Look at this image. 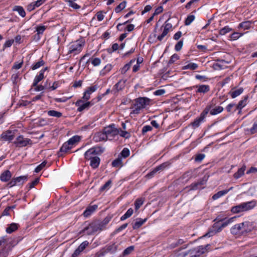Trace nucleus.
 <instances>
[{
    "label": "nucleus",
    "mask_w": 257,
    "mask_h": 257,
    "mask_svg": "<svg viewBox=\"0 0 257 257\" xmlns=\"http://www.w3.org/2000/svg\"><path fill=\"white\" fill-rule=\"evenodd\" d=\"M150 103V99L147 97H139L136 99L132 107L133 110L131 114H138L141 111L149 106Z\"/></svg>",
    "instance_id": "nucleus-1"
},
{
    "label": "nucleus",
    "mask_w": 257,
    "mask_h": 257,
    "mask_svg": "<svg viewBox=\"0 0 257 257\" xmlns=\"http://www.w3.org/2000/svg\"><path fill=\"white\" fill-rule=\"evenodd\" d=\"M85 45V41L82 39L77 40L69 44L68 46V54L76 55L80 53Z\"/></svg>",
    "instance_id": "nucleus-2"
},
{
    "label": "nucleus",
    "mask_w": 257,
    "mask_h": 257,
    "mask_svg": "<svg viewBox=\"0 0 257 257\" xmlns=\"http://www.w3.org/2000/svg\"><path fill=\"white\" fill-rule=\"evenodd\" d=\"M256 205L255 201L242 203L231 208V211L233 213H238L252 209Z\"/></svg>",
    "instance_id": "nucleus-3"
},
{
    "label": "nucleus",
    "mask_w": 257,
    "mask_h": 257,
    "mask_svg": "<svg viewBox=\"0 0 257 257\" xmlns=\"http://www.w3.org/2000/svg\"><path fill=\"white\" fill-rule=\"evenodd\" d=\"M235 218L236 217H232L228 219L224 218L222 219L217 218L216 220H217V221L214 224L213 227L217 228V231H220L223 228L225 227L233 222Z\"/></svg>",
    "instance_id": "nucleus-4"
},
{
    "label": "nucleus",
    "mask_w": 257,
    "mask_h": 257,
    "mask_svg": "<svg viewBox=\"0 0 257 257\" xmlns=\"http://www.w3.org/2000/svg\"><path fill=\"white\" fill-rule=\"evenodd\" d=\"M251 225V223L249 222H245L241 223H239L235 225L231 229V231L232 233L236 234L238 231L243 230V231L248 232L251 231V228L250 227Z\"/></svg>",
    "instance_id": "nucleus-5"
},
{
    "label": "nucleus",
    "mask_w": 257,
    "mask_h": 257,
    "mask_svg": "<svg viewBox=\"0 0 257 257\" xmlns=\"http://www.w3.org/2000/svg\"><path fill=\"white\" fill-rule=\"evenodd\" d=\"M209 246V244H207L205 246L201 245L191 249L188 251V254H189L191 257L199 256L207 251V248H208Z\"/></svg>",
    "instance_id": "nucleus-6"
},
{
    "label": "nucleus",
    "mask_w": 257,
    "mask_h": 257,
    "mask_svg": "<svg viewBox=\"0 0 257 257\" xmlns=\"http://www.w3.org/2000/svg\"><path fill=\"white\" fill-rule=\"evenodd\" d=\"M104 151V148L101 147H93L85 153V157L88 159L93 157V155H98L102 153Z\"/></svg>",
    "instance_id": "nucleus-7"
},
{
    "label": "nucleus",
    "mask_w": 257,
    "mask_h": 257,
    "mask_svg": "<svg viewBox=\"0 0 257 257\" xmlns=\"http://www.w3.org/2000/svg\"><path fill=\"white\" fill-rule=\"evenodd\" d=\"M103 131L108 140H112L114 136L118 135V129L114 125L105 127Z\"/></svg>",
    "instance_id": "nucleus-8"
},
{
    "label": "nucleus",
    "mask_w": 257,
    "mask_h": 257,
    "mask_svg": "<svg viewBox=\"0 0 257 257\" xmlns=\"http://www.w3.org/2000/svg\"><path fill=\"white\" fill-rule=\"evenodd\" d=\"M82 98L81 99L78 100L75 102V105L78 107L77 111L79 112H81L84 110H88L90 107L92 105V103L90 101H85L84 102Z\"/></svg>",
    "instance_id": "nucleus-9"
},
{
    "label": "nucleus",
    "mask_w": 257,
    "mask_h": 257,
    "mask_svg": "<svg viewBox=\"0 0 257 257\" xmlns=\"http://www.w3.org/2000/svg\"><path fill=\"white\" fill-rule=\"evenodd\" d=\"M172 27V24L168 23V21H166L165 24L161 28V30H162V33L160 35L158 36L157 39L159 41H162L164 38L168 34Z\"/></svg>",
    "instance_id": "nucleus-10"
},
{
    "label": "nucleus",
    "mask_w": 257,
    "mask_h": 257,
    "mask_svg": "<svg viewBox=\"0 0 257 257\" xmlns=\"http://www.w3.org/2000/svg\"><path fill=\"white\" fill-rule=\"evenodd\" d=\"M27 180V177L26 176H21L13 179L11 181L8 185L9 187H12L17 185L23 184Z\"/></svg>",
    "instance_id": "nucleus-11"
},
{
    "label": "nucleus",
    "mask_w": 257,
    "mask_h": 257,
    "mask_svg": "<svg viewBox=\"0 0 257 257\" xmlns=\"http://www.w3.org/2000/svg\"><path fill=\"white\" fill-rule=\"evenodd\" d=\"M99 229V226L95 223L90 224L87 227L83 229V232L88 234L91 235L97 232Z\"/></svg>",
    "instance_id": "nucleus-12"
},
{
    "label": "nucleus",
    "mask_w": 257,
    "mask_h": 257,
    "mask_svg": "<svg viewBox=\"0 0 257 257\" xmlns=\"http://www.w3.org/2000/svg\"><path fill=\"white\" fill-rule=\"evenodd\" d=\"M97 88L96 86H93L88 87L84 92L82 99L85 101H88L90 98L91 94L94 92Z\"/></svg>",
    "instance_id": "nucleus-13"
},
{
    "label": "nucleus",
    "mask_w": 257,
    "mask_h": 257,
    "mask_svg": "<svg viewBox=\"0 0 257 257\" xmlns=\"http://www.w3.org/2000/svg\"><path fill=\"white\" fill-rule=\"evenodd\" d=\"M29 142L30 140L24 139L23 137L20 136L17 138L15 143L17 145V146L25 147L29 143Z\"/></svg>",
    "instance_id": "nucleus-14"
},
{
    "label": "nucleus",
    "mask_w": 257,
    "mask_h": 257,
    "mask_svg": "<svg viewBox=\"0 0 257 257\" xmlns=\"http://www.w3.org/2000/svg\"><path fill=\"white\" fill-rule=\"evenodd\" d=\"M47 69V67H45L40 71L39 75H37L34 78L33 86H37L38 83L44 78V74Z\"/></svg>",
    "instance_id": "nucleus-15"
},
{
    "label": "nucleus",
    "mask_w": 257,
    "mask_h": 257,
    "mask_svg": "<svg viewBox=\"0 0 257 257\" xmlns=\"http://www.w3.org/2000/svg\"><path fill=\"white\" fill-rule=\"evenodd\" d=\"M94 139L95 142L105 141L108 140L104 131L96 133L94 135Z\"/></svg>",
    "instance_id": "nucleus-16"
},
{
    "label": "nucleus",
    "mask_w": 257,
    "mask_h": 257,
    "mask_svg": "<svg viewBox=\"0 0 257 257\" xmlns=\"http://www.w3.org/2000/svg\"><path fill=\"white\" fill-rule=\"evenodd\" d=\"M2 138L7 141H11L14 139V133L12 131H8L3 133L2 135Z\"/></svg>",
    "instance_id": "nucleus-17"
},
{
    "label": "nucleus",
    "mask_w": 257,
    "mask_h": 257,
    "mask_svg": "<svg viewBox=\"0 0 257 257\" xmlns=\"http://www.w3.org/2000/svg\"><path fill=\"white\" fill-rule=\"evenodd\" d=\"M12 173L9 170L3 172L0 175V180L2 182H8L12 177Z\"/></svg>",
    "instance_id": "nucleus-18"
},
{
    "label": "nucleus",
    "mask_w": 257,
    "mask_h": 257,
    "mask_svg": "<svg viewBox=\"0 0 257 257\" xmlns=\"http://www.w3.org/2000/svg\"><path fill=\"white\" fill-rule=\"evenodd\" d=\"M195 87L197 88V93H205L210 90V86L208 85H199L195 86Z\"/></svg>",
    "instance_id": "nucleus-19"
},
{
    "label": "nucleus",
    "mask_w": 257,
    "mask_h": 257,
    "mask_svg": "<svg viewBox=\"0 0 257 257\" xmlns=\"http://www.w3.org/2000/svg\"><path fill=\"white\" fill-rule=\"evenodd\" d=\"M97 205H93L88 206L83 212V215L85 217H88L92 214L97 208Z\"/></svg>",
    "instance_id": "nucleus-20"
},
{
    "label": "nucleus",
    "mask_w": 257,
    "mask_h": 257,
    "mask_svg": "<svg viewBox=\"0 0 257 257\" xmlns=\"http://www.w3.org/2000/svg\"><path fill=\"white\" fill-rule=\"evenodd\" d=\"M243 91V89L241 87L235 89H232L229 92V94L232 98H234L240 95Z\"/></svg>",
    "instance_id": "nucleus-21"
},
{
    "label": "nucleus",
    "mask_w": 257,
    "mask_h": 257,
    "mask_svg": "<svg viewBox=\"0 0 257 257\" xmlns=\"http://www.w3.org/2000/svg\"><path fill=\"white\" fill-rule=\"evenodd\" d=\"M90 160V165L93 168H96L100 164V159L98 157L94 156L88 159Z\"/></svg>",
    "instance_id": "nucleus-22"
},
{
    "label": "nucleus",
    "mask_w": 257,
    "mask_h": 257,
    "mask_svg": "<svg viewBox=\"0 0 257 257\" xmlns=\"http://www.w3.org/2000/svg\"><path fill=\"white\" fill-rule=\"evenodd\" d=\"M232 189L233 187H231L228 189L218 191L217 193L213 195L212 199L213 200H216L219 198L223 196V195L226 194L229 191L231 190Z\"/></svg>",
    "instance_id": "nucleus-23"
},
{
    "label": "nucleus",
    "mask_w": 257,
    "mask_h": 257,
    "mask_svg": "<svg viewBox=\"0 0 257 257\" xmlns=\"http://www.w3.org/2000/svg\"><path fill=\"white\" fill-rule=\"evenodd\" d=\"M126 80H120L113 87V89L115 90V92H118L119 90H122L125 86Z\"/></svg>",
    "instance_id": "nucleus-24"
},
{
    "label": "nucleus",
    "mask_w": 257,
    "mask_h": 257,
    "mask_svg": "<svg viewBox=\"0 0 257 257\" xmlns=\"http://www.w3.org/2000/svg\"><path fill=\"white\" fill-rule=\"evenodd\" d=\"M147 220V218L144 219L141 218H137L135 223L134 224L133 228L134 229H136L140 228Z\"/></svg>",
    "instance_id": "nucleus-25"
},
{
    "label": "nucleus",
    "mask_w": 257,
    "mask_h": 257,
    "mask_svg": "<svg viewBox=\"0 0 257 257\" xmlns=\"http://www.w3.org/2000/svg\"><path fill=\"white\" fill-rule=\"evenodd\" d=\"M80 137L79 136H75L71 138L67 142L73 148L80 141Z\"/></svg>",
    "instance_id": "nucleus-26"
},
{
    "label": "nucleus",
    "mask_w": 257,
    "mask_h": 257,
    "mask_svg": "<svg viewBox=\"0 0 257 257\" xmlns=\"http://www.w3.org/2000/svg\"><path fill=\"white\" fill-rule=\"evenodd\" d=\"M135 62V59H132L128 63L126 64L121 69L120 72L122 74H124L130 68L132 65Z\"/></svg>",
    "instance_id": "nucleus-27"
},
{
    "label": "nucleus",
    "mask_w": 257,
    "mask_h": 257,
    "mask_svg": "<svg viewBox=\"0 0 257 257\" xmlns=\"http://www.w3.org/2000/svg\"><path fill=\"white\" fill-rule=\"evenodd\" d=\"M18 224L12 223L6 228V231L8 233H11L16 231L18 228Z\"/></svg>",
    "instance_id": "nucleus-28"
},
{
    "label": "nucleus",
    "mask_w": 257,
    "mask_h": 257,
    "mask_svg": "<svg viewBox=\"0 0 257 257\" xmlns=\"http://www.w3.org/2000/svg\"><path fill=\"white\" fill-rule=\"evenodd\" d=\"M247 97H244V98L240 100L238 104L236 106V109L239 110V113H241V110L247 104Z\"/></svg>",
    "instance_id": "nucleus-29"
},
{
    "label": "nucleus",
    "mask_w": 257,
    "mask_h": 257,
    "mask_svg": "<svg viewBox=\"0 0 257 257\" xmlns=\"http://www.w3.org/2000/svg\"><path fill=\"white\" fill-rule=\"evenodd\" d=\"M245 170V167L242 166L241 168L238 169L237 172L234 173L233 176L234 178L237 179L241 177L242 175H244V171Z\"/></svg>",
    "instance_id": "nucleus-30"
},
{
    "label": "nucleus",
    "mask_w": 257,
    "mask_h": 257,
    "mask_svg": "<svg viewBox=\"0 0 257 257\" xmlns=\"http://www.w3.org/2000/svg\"><path fill=\"white\" fill-rule=\"evenodd\" d=\"M134 210L132 208H129L124 215L121 216L120 220L123 221L131 217L133 214Z\"/></svg>",
    "instance_id": "nucleus-31"
},
{
    "label": "nucleus",
    "mask_w": 257,
    "mask_h": 257,
    "mask_svg": "<svg viewBox=\"0 0 257 257\" xmlns=\"http://www.w3.org/2000/svg\"><path fill=\"white\" fill-rule=\"evenodd\" d=\"M47 114L49 116H53L57 118L60 117L62 115L61 112L55 110H49L47 112Z\"/></svg>",
    "instance_id": "nucleus-32"
},
{
    "label": "nucleus",
    "mask_w": 257,
    "mask_h": 257,
    "mask_svg": "<svg viewBox=\"0 0 257 257\" xmlns=\"http://www.w3.org/2000/svg\"><path fill=\"white\" fill-rule=\"evenodd\" d=\"M168 164L167 163H165L162 164V165L159 166L157 168H156L152 172H151L149 175L152 176L155 173H156L157 171L161 170L162 169H164L165 168L167 167L168 166Z\"/></svg>",
    "instance_id": "nucleus-33"
},
{
    "label": "nucleus",
    "mask_w": 257,
    "mask_h": 257,
    "mask_svg": "<svg viewBox=\"0 0 257 257\" xmlns=\"http://www.w3.org/2000/svg\"><path fill=\"white\" fill-rule=\"evenodd\" d=\"M14 11L17 12L22 17L26 16V13L24 9L21 6H15L13 9Z\"/></svg>",
    "instance_id": "nucleus-34"
},
{
    "label": "nucleus",
    "mask_w": 257,
    "mask_h": 257,
    "mask_svg": "<svg viewBox=\"0 0 257 257\" xmlns=\"http://www.w3.org/2000/svg\"><path fill=\"white\" fill-rule=\"evenodd\" d=\"M198 67V66L197 64L194 63H190L188 64L187 65L184 66L183 67V69L186 70V69H190L191 70H194L196 69H197Z\"/></svg>",
    "instance_id": "nucleus-35"
},
{
    "label": "nucleus",
    "mask_w": 257,
    "mask_h": 257,
    "mask_svg": "<svg viewBox=\"0 0 257 257\" xmlns=\"http://www.w3.org/2000/svg\"><path fill=\"white\" fill-rule=\"evenodd\" d=\"M223 110V108L222 106H218L210 110V113L211 115H216L221 112Z\"/></svg>",
    "instance_id": "nucleus-36"
},
{
    "label": "nucleus",
    "mask_w": 257,
    "mask_h": 257,
    "mask_svg": "<svg viewBox=\"0 0 257 257\" xmlns=\"http://www.w3.org/2000/svg\"><path fill=\"white\" fill-rule=\"evenodd\" d=\"M72 148V146L69 145L68 142H66L61 147L60 151L63 152H67Z\"/></svg>",
    "instance_id": "nucleus-37"
},
{
    "label": "nucleus",
    "mask_w": 257,
    "mask_h": 257,
    "mask_svg": "<svg viewBox=\"0 0 257 257\" xmlns=\"http://www.w3.org/2000/svg\"><path fill=\"white\" fill-rule=\"evenodd\" d=\"M112 165L115 167H120L122 166V160L120 157H118L112 163Z\"/></svg>",
    "instance_id": "nucleus-38"
},
{
    "label": "nucleus",
    "mask_w": 257,
    "mask_h": 257,
    "mask_svg": "<svg viewBox=\"0 0 257 257\" xmlns=\"http://www.w3.org/2000/svg\"><path fill=\"white\" fill-rule=\"evenodd\" d=\"M126 7V2L123 1L119 4L115 9V11L116 13H119L123 10Z\"/></svg>",
    "instance_id": "nucleus-39"
},
{
    "label": "nucleus",
    "mask_w": 257,
    "mask_h": 257,
    "mask_svg": "<svg viewBox=\"0 0 257 257\" xmlns=\"http://www.w3.org/2000/svg\"><path fill=\"white\" fill-rule=\"evenodd\" d=\"M213 229L209 230L206 234H205L203 237H210L214 235L216 233L218 232L217 231V228H214L212 226Z\"/></svg>",
    "instance_id": "nucleus-40"
},
{
    "label": "nucleus",
    "mask_w": 257,
    "mask_h": 257,
    "mask_svg": "<svg viewBox=\"0 0 257 257\" xmlns=\"http://www.w3.org/2000/svg\"><path fill=\"white\" fill-rule=\"evenodd\" d=\"M118 135H119L121 137L128 139L131 137L130 133L126 131H122L120 129H118Z\"/></svg>",
    "instance_id": "nucleus-41"
},
{
    "label": "nucleus",
    "mask_w": 257,
    "mask_h": 257,
    "mask_svg": "<svg viewBox=\"0 0 257 257\" xmlns=\"http://www.w3.org/2000/svg\"><path fill=\"white\" fill-rule=\"evenodd\" d=\"M20 73L16 72L12 75L11 80L14 84H17L20 80Z\"/></svg>",
    "instance_id": "nucleus-42"
},
{
    "label": "nucleus",
    "mask_w": 257,
    "mask_h": 257,
    "mask_svg": "<svg viewBox=\"0 0 257 257\" xmlns=\"http://www.w3.org/2000/svg\"><path fill=\"white\" fill-rule=\"evenodd\" d=\"M195 20V16L192 15L188 16L185 21V25L186 26L190 25L193 21Z\"/></svg>",
    "instance_id": "nucleus-43"
},
{
    "label": "nucleus",
    "mask_w": 257,
    "mask_h": 257,
    "mask_svg": "<svg viewBox=\"0 0 257 257\" xmlns=\"http://www.w3.org/2000/svg\"><path fill=\"white\" fill-rule=\"evenodd\" d=\"M204 120L200 116L196 119L192 123V125L194 127H197L199 126L200 124L203 122Z\"/></svg>",
    "instance_id": "nucleus-44"
},
{
    "label": "nucleus",
    "mask_w": 257,
    "mask_h": 257,
    "mask_svg": "<svg viewBox=\"0 0 257 257\" xmlns=\"http://www.w3.org/2000/svg\"><path fill=\"white\" fill-rule=\"evenodd\" d=\"M210 106H207L201 113L200 117L204 120L208 113L210 112Z\"/></svg>",
    "instance_id": "nucleus-45"
},
{
    "label": "nucleus",
    "mask_w": 257,
    "mask_h": 257,
    "mask_svg": "<svg viewBox=\"0 0 257 257\" xmlns=\"http://www.w3.org/2000/svg\"><path fill=\"white\" fill-rule=\"evenodd\" d=\"M144 200L142 198L137 199L135 203V209L138 210L140 207L143 205Z\"/></svg>",
    "instance_id": "nucleus-46"
},
{
    "label": "nucleus",
    "mask_w": 257,
    "mask_h": 257,
    "mask_svg": "<svg viewBox=\"0 0 257 257\" xmlns=\"http://www.w3.org/2000/svg\"><path fill=\"white\" fill-rule=\"evenodd\" d=\"M45 64L43 60H40L35 64H34L32 67V70H36L42 66L44 65Z\"/></svg>",
    "instance_id": "nucleus-47"
},
{
    "label": "nucleus",
    "mask_w": 257,
    "mask_h": 257,
    "mask_svg": "<svg viewBox=\"0 0 257 257\" xmlns=\"http://www.w3.org/2000/svg\"><path fill=\"white\" fill-rule=\"evenodd\" d=\"M46 29V27L43 25L38 26L36 28V32L38 35L42 34Z\"/></svg>",
    "instance_id": "nucleus-48"
},
{
    "label": "nucleus",
    "mask_w": 257,
    "mask_h": 257,
    "mask_svg": "<svg viewBox=\"0 0 257 257\" xmlns=\"http://www.w3.org/2000/svg\"><path fill=\"white\" fill-rule=\"evenodd\" d=\"M231 29L228 26H225L224 28L220 29L219 31V34L221 35H224L226 33L230 32Z\"/></svg>",
    "instance_id": "nucleus-49"
},
{
    "label": "nucleus",
    "mask_w": 257,
    "mask_h": 257,
    "mask_svg": "<svg viewBox=\"0 0 257 257\" xmlns=\"http://www.w3.org/2000/svg\"><path fill=\"white\" fill-rule=\"evenodd\" d=\"M195 78L196 79L199 80L202 82H206L209 80V79L206 76L200 75H196Z\"/></svg>",
    "instance_id": "nucleus-50"
},
{
    "label": "nucleus",
    "mask_w": 257,
    "mask_h": 257,
    "mask_svg": "<svg viewBox=\"0 0 257 257\" xmlns=\"http://www.w3.org/2000/svg\"><path fill=\"white\" fill-rule=\"evenodd\" d=\"M204 182L203 181H201L198 182L197 183L192 184L191 185V189L196 190L198 188V186L202 185L204 184Z\"/></svg>",
    "instance_id": "nucleus-51"
},
{
    "label": "nucleus",
    "mask_w": 257,
    "mask_h": 257,
    "mask_svg": "<svg viewBox=\"0 0 257 257\" xmlns=\"http://www.w3.org/2000/svg\"><path fill=\"white\" fill-rule=\"evenodd\" d=\"M188 254V251H181L179 252L175 253L172 257H185Z\"/></svg>",
    "instance_id": "nucleus-52"
},
{
    "label": "nucleus",
    "mask_w": 257,
    "mask_h": 257,
    "mask_svg": "<svg viewBox=\"0 0 257 257\" xmlns=\"http://www.w3.org/2000/svg\"><path fill=\"white\" fill-rule=\"evenodd\" d=\"M120 155L121 157L125 158L130 155V150L127 148H124L121 151Z\"/></svg>",
    "instance_id": "nucleus-53"
},
{
    "label": "nucleus",
    "mask_w": 257,
    "mask_h": 257,
    "mask_svg": "<svg viewBox=\"0 0 257 257\" xmlns=\"http://www.w3.org/2000/svg\"><path fill=\"white\" fill-rule=\"evenodd\" d=\"M250 27V24L249 22H244L239 24V27L243 28L244 30L248 29Z\"/></svg>",
    "instance_id": "nucleus-54"
},
{
    "label": "nucleus",
    "mask_w": 257,
    "mask_h": 257,
    "mask_svg": "<svg viewBox=\"0 0 257 257\" xmlns=\"http://www.w3.org/2000/svg\"><path fill=\"white\" fill-rule=\"evenodd\" d=\"M46 164V162L45 161H44L43 162H42L41 164L38 165L35 168V172L36 173H38L40 171H41L42 170V169L45 166Z\"/></svg>",
    "instance_id": "nucleus-55"
},
{
    "label": "nucleus",
    "mask_w": 257,
    "mask_h": 257,
    "mask_svg": "<svg viewBox=\"0 0 257 257\" xmlns=\"http://www.w3.org/2000/svg\"><path fill=\"white\" fill-rule=\"evenodd\" d=\"M91 63L94 66H99L101 63V60L98 58H95L91 60Z\"/></svg>",
    "instance_id": "nucleus-56"
},
{
    "label": "nucleus",
    "mask_w": 257,
    "mask_h": 257,
    "mask_svg": "<svg viewBox=\"0 0 257 257\" xmlns=\"http://www.w3.org/2000/svg\"><path fill=\"white\" fill-rule=\"evenodd\" d=\"M72 96L69 97H63L62 98H55L54 100L57 102H65L67 101L69 98H71Z\"/></svg>",
    "instance_id": "nucleus-57"
},
{
    "label": "nucleus",
    "mask_w": 257,
    "mask_h": 257,
    "mask_svg": "<svg viewBox=\"0 0 257 257\" xmlns=\"http://www.w3.org/2000/svg\"><path fill=\"white\" fill-rule=\"evenodd\" d=\"M14 42V40L13 39L12 40H8L6 41L3 46L4 49H5L6 48L10 47L13 44Z\"/></svg>",
    "instance_id": "nucleus-58"
},
{
    "label": "nucleus",
    "mask_w": 257,
    "mask_h": 257,
    "mask_svg": "<svg viewBox=\"0 0 257 257\" xmlns=\"http://www.w3.org/2000/svg\"><path fill=\"white\" fill-rule=\"evenodd\" d=\"M89 243L87 241H83L82 243L80 244V245L78 246V248L80 251H82L88 245Z\"/></svg>",
    "instance_id": "nucleus-59"
},
{
    "label": "nucleus",
    "mask_w": 257,
    "mask_h": 257,
    "mask_svg": "<svg viewBox=\"0 0 257 257\" xmlns=\"http://www.w3.org/2000/svg\"><path fill=\"white\" fill-rule=\"evenodd\" d=\"M242 34L237 33V32H234L231 35V39L233 40H235L238 39L239 37H240Z\"/></svg>",
    "instance_id": "nucleus-60"
},
{
    "label": "nucleus",
    "mask_w": 257,
    "mask_h": 257,
    "mask_svg": "<svg viewBox=\"0 0 257 257\" xmlns=\"http://www.w3.org/2000/svg\"><path fill=\"white\" fill-rule=\"evenodd\" d=\"M111 181H108L101 188V190H107L110 187Z\"/></svg>",
    "instance_id": "nucleus-61"
},
{
    "label": "nucleus",
    "mask_w": 257,
    "mask_h": 257,
    "mask_svg": "<svg viewBox=\"0 0 257 257\" xmlns=\"http://www.w3.org/2000/svg\"><path fill=\"white\" fill-rule=\"evenodd\" d=\"M183 46V42L180 41L178 42L175 45V49L177 51H180Z\"/></svg>",
    "instance_id": "nucleus-62"
},
{
    "label": "nucleus",
    "mask_w": 257,
    "mask_h": 257,
    "mask_svg": "<svg viewBox=\"0 0 257 257\" xmlns=\"http://www.w3.org/2000/svg\"><path fill=\"white\" fill-rule=\"evenodd\" d=\"M134 247L133 246H130L128 247L123 251V254H128L134 250Z\"/></svg>",
    "instance_id": "nucleus-63"
},
{
    "label": "nucleus",
    "mask_w": 257,
    "mask_h": 257,
    "mask_svg": "<svg viewBox=\"0 0 257 257\" xmlns=\"http://www.w3.org/2000/svg\"><path fill=\"white\" fill-rule=\"evenodd\" d=\"M251 134H254L257 132V120L255 121L252 125V127L250 130Z\"/></svg>",
    "instance_id": "nucleus-64"
}]
</instances>
